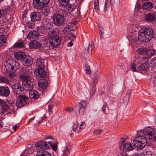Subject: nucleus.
I'll return each mask as SVG.
<instances>
[{"instance_id": "nucleus-47", "label": "nucleus", "mask_w": 156, "mask_h": 156, "mask_svg": "<svg viewBox=\"0 0 156 156\" xmlns=\"http://www.w3.org/2000/svg\"><path fill=\"white\" fill-rule=\"evenodd\" d=\"M33 22H29L28 23L27 26L30 29H33L34 27V23H33Z\"/></svg>"}, {"instance_id": "nucleus-56", "label": "nucleus", "mask_w": 156, "mask_h": 156, "mask_svg": "<svg viewBox=\"0 0 156 156\" xmlns=\"http://www.w3.org/2000/svg\"><path fill=\"white\" fill-rule=\"evenodd\" d=\"M78 127V126L77 124H74L73 125V132L76 133V130Z\"/></svg>"}, {"instance_id": "nucleus-25", "label": "nucleus", "mask_w": 156, "mask_h": 156, "mask_svg": "<svg viewBox=\"0 0 156 156\" xmlns=\"http://www.w3.org/2000/svg\"><path fill=\"white\" fill-rule=\"evenodd\" d=\"M48 84V82L46 80H43L39 81L38 86L39 88L44 90L47 87Z\"/></svg>"}, {"instance_id": "nucleus-19", "label": "nucleus", "mask_w": 156, "mask_h": 156, "mask_svg": "<svg viewBox=\"0 0 156 156\" xmlns=\"http://www.w3.org/2000/svg\"><path fill=\"white\" fill-rule=\"evenodd\" d=\"M154 4L149 2H146L144 3L142 5V8L144 10L150 11L153 8Z\"/></svg>"}, {"instance_id": "nucleus-54", "label": "nucleus", "mask_w": 156, "mask_h": 156, "mask_svg": "<svg viewBox=\"0 0 156 156\" xmlns=\"http://www.w3.org/2000/svg\"><path fill=\"white\" fill-rule=\"evenodd\" d=\"M102 131L101 129H96L94 131V134L96 135H97L100 134Z\"/></svg>"}, {"instance_id": "nucleus-23", "label": "nucleus", "mask_w": 156, "mask_h": 156, "mask_svg": "<svg viewBox=\"0 0 156 156\" xmlns=\"http://www.w3.org/2000/svg\"><path fill=\"white\" fill-rule=\"evenodd\" d=\"M29 94L30 97L31 98L37 99L39 96L38 93L35 90H30Z\"/></svg>"}, {"instance_id": "nucleus-1", "label": "nucleus", "mask_w": 156, "mask_h": 156, "mask_svg": "<svg viewBox=\"0 0 156 156\" xmlns=\"http://www.w3.org/2000/svg\"><path fill=\"white\" fill-rule=\"evenodd\" d=\"M59 30L58 28H53L48 32V35L50 37L49 44L47 47L50 49H52L58 46L60 42L58 35Z\"/></svg>"}, {"instance_id": "nucleus-59", "label": "nucleus", "mask_w": 156, "mask_h": 156, "mask_svg": "<svg viewBox=\"0 0 156 156\" xmlns=\"http://www.w3.org/2000/svg\"><path fill=\"white\" fill-rule=\"evenodd\" d=\"M151 79L153 81H156V73H154L153 75L151 78Z\"/></svg>"}, {"instance_id": "nucleus-51", "label": "nucleus", "mask_w": 156, "mask_h": 156, "mask_svg": "<svg viewBox=\"0 0 156 156\" xmlns=\"http://www.w3.org/2000/svg\"><path fill=\"white\" fill-rule=\"evenodd\" d=\"M86 124L85 122H83L79 127L80 129H84L86 126Z\"/></svg>"}, {"instance_id": "nucleus-53", "label": "nucleus", "mask_w": 156, "mask_h": 156, "mask_svg": "<svg viewBox=\"0 0 156 156\" xmlns=\"http://www.w3.org/2000/svg\"><path fill=\"white\" fill-rule=\"evenodd\" d=\"M143 156H151L152 152L150 151H147L145 154H143Z\"/></svg>"}, {"instance_id": "nucleus-12", "label": "nucleus", "mask_w": 156, "mask_h": 156, "mask_svg": "<svg viewBox=\"0 0 156 156\" xmlns=\"http://www.w3.org/2000/svg\"><path fill=\"white\" fill-rule=\"evenodd\" d=\"M147 140L143 139L142 141H135L134 143L133 146L136 147V149L140 150L143 149L147 144Z\"/></svg>"}, {"instance_id": "nucleus-62", "label": "nucleus", "mask_w": 156, "mask_h": 156, "mask_svg": "<svg viewBox=\"0 0 156 156\" xmlns=\"http://www.w3.org/2000/svg\"><path fill=\"white\" fill-rule=\"evenodd\" d=\"M102 28L101 26H99V34H101V33H103V31L102 30Z\"/></svg>"}, {"instance_id": "nucleus-41", "label": "nucleus", "mask_w": 156, "mask_h": 156, "mask_svg": "<svg viewBox=\"0 0 156 156\" xmlns=\"http://www.w3.org/2000/svg\"><path fill=\"white\" fill-rule=\"evenodd\" d=\"M94 9L96 10H98L99 9V0H94Z\"/></svg>"}, {"instance_id": "nucleus-28", "label": "nucleus", "mask_w": 156, "mask_h": 156, "mask_svg": "<svg viewBox=\"0 0 156 156\" xmlns=\"http://www.w3.org/2000/svg\"><path fill=\"white\" fill-rule=\"evenodd\" d=\"M138 69L141 71H144L147 69L148 67V64L147 62L144 63L140 65L137 66Z\"/></svg>"}, {"instance_id": "nucleus-17", "label": "nucleus", "mask_w": 156, "mask_h": 156, "mask_svg": "<svg viewBox=\"0 0 156 156\" xmlns=\"http://www.w3.org/2000/svg\"><path fill=\"white\" fill-rule=\"evenodd\" d=\"M10 94V90L8 87H0V96L7 97Z\"/></svg>"}, {"instance_id": "nucleus-32", "label": "nucleus", "mask_w": 156, "mask_h": 156, "mask_svg": "<svg viewBox=\"0 0 156 156\" xmlns=\"http://www.w3.org/2000/svg\"><path fill=\"white\" fill-rule=\"evenodd\" d=\"M36 64L38 67H43L45 66L44 65V60L40 58H37L36 60Z\"/></svg>"}, {"instance_id": "nucleus-43", "label": "nucleus", "mask_w": 156, "mask_h": 156, "mask_svg": "<svg viewBox=\"0 0 156 156\" xmlns=\"http://www.w3.org/2000/svg\"><path fill=\"white\" fill-rule=\"evenodd\" d=\"M85 70L87 73L88 74H90L91 73V70L90 66L87 64L85 65Z\"/></svg>"}, {"instance_id": "nucleus-16", "label": "nucleus", "mask_w": 156, "mask_h": 156, "mask_svg": "<svg viewBox=\"0 0 156 156\" xmlns=\"http://www.w3.org/2000/svg\"><path fill=\"white\" fill-rule=\"evenodd\" d=\"M36 76L38 77L44 78L46 76V73L44 67H40L36 69L35 71Z\"/></svg>"}, {"instance_id": "nucleus-52", "label": "nucleus", "mask_w": 156, "mask_h": 156, "mask_svg": "<svg viewBox=\"0 0 156 156\" xmlns=\"http://www.w3.org/2000/svg\"><path fill=\"white\" fill-rule=\"evenodd\" d=\"M9 107L7 104L4 103L3 105L2 109L4 111H5L9 109Z\"/></svg>"}, {"instance_id": "nucleus-40", "label": "nucleus", "mask_w": 156, "mask_h": 156, "mask_svg": "<svg viewBox=\"0 0 156 156\" xmlns=\"http://www.w3.org/2000/svg\"><path fill=\"white\" fill-rule=\"evenodd\" d=\"M42 13L45 16L48 15L49 13V9L48 7H46L42 9Z\"/></svg>"}, {"instance_id": "nucleus-45", "label": "nucleus", "mask_w": 156, "mask_h": 156, "mask_svg": "<svg viewBox=\"0 0 156 156\" xmlns=\"http://www.w3.org/2000/svg\"><path fill=\"white\" fill-rule=\"evenodd\" d=\"M151 64L154 67L156 68V57L153 58L151 60Z\"/></svg>"}, {"instance_id": "nucleus-8", "label": "nucleus", "mask_w": 156, "mask_h": 156, "mask_svg": "<svg viewBox=\"0 0 156 156\" xmlns=\"http://www.w3.org/2000/svg\"><path fill=\"white\" fill-rule=\"evenodd\" d=\"M49 2L50 0H33V6L37 9H40L46 6Z\"/></svg>"}, {"instance_id": "nucleus-29", "label": "nucleus", "mask_w": 156, "mask_h": 156, "mask_svg": "<svg viewBox=\"0 0 156 156\" xmlns=\"http://www.w3.org/2000/svg\"><path fill=\"white\" fill-rule=\"evenodd\" d=\"M36 156H51L48 151L45 150H41L37 152Z\"/></svg>"}, {"instance_id": "nucleus-49", "label": "nucleus", "mask_w": 156, "mask_h": 156, "mask_svg": "<svg viewBox=\"0 0 156 156\" xmlns=\"http://www.w3.org/2000/svg\"><path fill=\"white\" fill-rule=\"evenodd\" d=\"M15 76V74L13 72H9L7 75L8 77L10 78H13Z\"/></svg>"}, {"instance_id": "nucleus-18", "label": "nucleus", "mask_w": 156, "mask_h": 156, "mask_svg": "<svg viewBox=\"0 0 156 156\" xmlns=\"http://www.w3.org/2000/svg\"><path fill=\"white\" fill-rule=\"evenodd\" d=\"M31 20L32 22L39 20L41 18V13L39 12H33L30 14Z\"/></svg>"}, {"instance_id": "nucleus-7", "label": "nucleus", "mask_w": 156, "mask_h": 156, "mask_svg": "<svg viewBox=\"0 0 156 156\" xmlns=\"http://www.w3.org/2000/svg\"><path fill=\"white\" fill-rule=\"evenodd\" d=\"M141 132L143 133L145 137L148 140L153 139L156 132L153 128L150 127L145 128L144 130H141Z\"/></svg>"}, {"instance_id": "nucleus-36", "label": "nucleus", "mask_w": 156, "mask_h": 156, "mask_svg": "<svg viewBox=\"0 0 156 156\" xmlns=\"http://www.w3.org/2000/svg\"><path fill=\"white\" fill-rule=\"evenodd\" d=\"M137 51L139 55H146V48H140L137 49Z\"/></svg>"}, {"instance_id": "nucleus-3", "label": "nucleus", "mask_w": 156, "mask_h": 156, "mask_svg": "<svg viewBox=\"0 0 156 156\" xmlns=\"http://www.w3.org/2000/svg\"><path fill=\"white\" fill-rule=\"evenodd\" d=\"M138 34V39L140 41L147 42L153 37L154 32L151 28L147 27L140 30Z\"/></svg>"}, {"instance_id": "nucleus-2", "label": "nucleus", "mask_w": 156, "mask_h": 156, "mask_svg": "<svg viewBox=\"0 0 156 156\" xmlns=\"http://www.w3.org/2000/svg\"><path fill=\"white\" fill-rule=\"evenodd\" d=\"M14 56L16 60L20 61L22 64L25 66H30L33 63L32 57L27 55L23 52H16L14 53Z\"/></svg>"}, {"instance_id": "nucleus-58", "label": "nucleus", "mask_w": 156, "mask_h": 156, "mask_svg": "<svg viewBox=\"0 0 156 156\" xmlns=\"http://www.w3.org/2000/svg\"><path fill=\"white\" fill-rule=\"evenodd\" d=\"M65 110L67 111L68 112H71L73 111V108H68L65 109Z\"/></svg>"}, {"instance_id": "nucleus-61", "label": "nucleus", "mask_w": 156, "mask_h": 156, "mask_svg": "<svg viewBox=\"0 0 156 156\" xmlns=\"http://www.w3.org/2000/svg\"><path fill=\"white\" fill-rule=\"evenodd\" d=\"M45 29H42L40 30H39V32L41 33V34H46V31L45 30Z\"/></svg>"}, {"instance_id": "nucleus-26", "label": "nucleus", "mask_w": 156, "mask_h": 156, "mask_svg": "<svg viewBox=\"0 0 156 156\" xmlns=\"http://www.w3.org/2000/svg\"><path fill=\"white\" fill-rule=\"evenodd\" d=\"M12 66L11 70H14L15 71L19 68L20 67V64L15 60L11 61Z\"/></svg>"}, {"instance_id": "nucleus-35", "label": "nucleus", "mask_w": 156, "mask_h": 156, "mask_svg": "<svg viewBox=\"0 0 156 156\" xmlns=\"http://www.w3.org/2000/svg\"><path fill=\"white\" fill-rule=\"evenodd\" d=\"M6 41V39L5 36H0V46L4 45Z\"/></svg>"}, {"instance_id": "nucleus-22", "label": "nucleus", "mask_w": 156, "mask_h": 156, "mask_svg": "<svg viewBox=\"0 0 156 156\" xmlns=\"http://www.w3.org/2000/svg\"><path fill=\"white\" fill-rule=\"evenodd\" d=\"M41 27L43 29L46 30H49L52 27L51 23L46 20H44L42 22Z\"/></svg>"}, {"instance_id": "nucleus-39", "label": "nucleus", "mask_w": 156, "mask_h": 156, "mask_svg": "<svg viewBox=\"0 0 156 156\" xmlns=\"http://www.w3.org/2000/svg\"><path fill=\"white\" fill-rule=\"evenodd\" d=\"M47 143L49 144L50 147L51 146L52 149L54 151L56 150L57 149V146L56 144L54 143H52L51 141H48Z\"/></svg>"}, {"instance_id": "nucleus-33", "label": "nucleus", "mask_w": 156, "mask_h": 156, "mask_svg": "<svg viewBox=\"0 0 156 156\" xmlns=\"http://www.w3.org/2000/svg\"><path fill=\"white\" fill-rule=\"evenodd\" d=\"M40 48H47L46 46L48 44V42L46 40L42 39L40 41Z\"/></svg>"}, {"instance_id": "nucleus-15", "label": "nucleus", "mask_w": 156, "mask_h": 156, "mask_svg": "<svg viewBox=\"0 0 156 156\" xmlns=\"http://www.w3.org/2000/svg\"><path fill=\"white\" fill-rule=\"evenodd\" d=\"M36 147L39 149L49 148L50 145L48 144L46 141H40L36 143L35 144Z\"/></svg>"}, {"instance_id": "nucleus-48", "label": "nucleus", "mask_w": 156, "mask_h": 156, "mask_svg": "<svg viewBox=\"0 0 156 156\" xmlns=\"http://www.w3.org/2000/svg\"><path fill=\"white\" fill-rule=\"evenodd\" d=\"M54 106V104H51L49 105H48V112L50 113H52V110L53 107Z\"/></svg>"}, {"instance_id": "nucleus-6", "label": "nucleus", "mask_w": 156, "mask_h": 156, "mask_svg": "<svg viewBox=\"0 0 156 156\" xmlns=\"http://www.w3.org/2000/svg\"><path fill=\"white\" fill-rule=\"evenodd\" d=\"M120 145L119 148L120 150H122L126 151L132 150L135 148V147L132 145V144L129 142H127L125 139H121V141L119 142Z\"/></svg>"}, {"instance_id": "nucleus-55", "label": "nucleus", "mask_w": 156, "mask_h": 156, "mask_svg": "<svg viewBox=\"0 0 156 156\" xmlns=\"http://www.w3.org/2000/svg\"><path fill=\"white\" fill-rule=\"evenodd\" d=\"M131 69L133 71L137 72L135 65L134 63H132L131 65Z\"/></svg>"}, {"instance_id": "nucleus-10", "label": "nucleus", "mask_w": 156, "mask_h": 156, "mask_svg": "<svg viewBox=\"0 0 156 156\" xmlns=\"http://www.w3.org/2000/svg\"><path fill=\"white\" fill-rule=\"evenodd\" d=\"M31 80H21L23 82V90L27 91L30 90L33 88V83L30 81Z\"/></svg>"}, {"instance_id": "nucleus-37", "label": "nucleus", "mask_w": 156, "mask_h": 156, "mask_svg": "<svg viewBox=\"0 0 156 156\" xmlns=\"http://www.w3.org/2000/svg\"><path fill=\"white\" fill-rule=\"evenodd\" d=\"M76 6L74 4H71L67 7V9L69 13L73 12L75 9Z\"/></svg>"}, {"instance_id": "nucleus-63", "label": "nucleus", "mask_w": 156, "mask_h": 156, "mask_svg": "<svg viewBox=\"0 0 156 156\" xmlns=\"http://www.w3.org/2000/svg\"><path fill=\"white\" fill-rule=\"evenodd\" d=\"M107 105H103L102 107V111L104 112H105V108H106Z\"/></svg>"}, {"instance_id": "nucleus-5", "label": "nucleus", "mask_w": 156, "mask_h": 156, "mask_svg": "<svg viewBox=\"0 0 156 156\" xmlns=\"http://www.w3.org/2000/svg\"><path fill=\"white\" fill-rule=\"evenodd\" d=\"M20 79L21 80H31L32 79V69L26 67L22 68L20 71Z\"/></svg>"}, {"instance_id": "nucleus-30", "label": "nucleus", "mask_w": 156, "mask_h": 156, "mask_svg": "<svg viewBox=\"0 0 156 156\" xmlns=\"http://www.w3.org/2000/svg\"><path fill=\"white\" fill-rule=\"evenodd\" d=\"M0 83L8 84L9 83V80L8 78L4 76H0Z\"/></svg>"}, {"instance_id": "nucleus-50", "label": "nucleus", "mask_w": 156, "mask_h": 156, "mask_svg": "<svg viewBox=\"0 0 156 156\" xmlns=\"http://www.w3.org/2000/svg\"><path fill=\"white\" fill-rule=\"evenodd\" d=\"M70 34V36H67V38L70 40L73 41L76 37V36L72 33Z\"/></svg>"}, {"instance_id": "nucleus-21", "label": "nucleus", "mask_w": 156, "mask_h": 156, "mask_svg": "<svg viewBox=\"0 0 156 156\" xmlns=\"http://www.w3.org/2000/svg\"><path fill=\"white\" fill-rule=\"evenodd\" d=\"M73 30V27L71 25H67L63 30V34L66 35H69L72 34Z\"/></svg>"}, {"instance_id": "nucleus-14", "label": "nucleus", "mask_w": 156, "mask_h": 156, "mask_svg": "<svg viewBox=\"0 0 156 156\" xmlns=\"http://www.w3.org/2000/svg\"><path fill=\"white\" fill-rule=\"evenodd\" d=\"M12 89L13 92L18 94H21L23 89V87H22L19 83L15 84L12 85Z\"/></svg>"}, {"instance_id": "nucleus-9", "label": "nucleus", "mask_w": 156, "mask_h": 156, "mask_svg": "<svg viewBox=\"0 0 156 156\" xmlns=\"http://www.w3.org/2000/svg\"><path fill=\"white\" fill-rule=\"evenodd\" d=\"M28 99L29 98L24 95H19L16 103V106L19 108L23 107L27 102Z\"/></svg>"}, {"instance_id": "nucleus-13", "label": "nucleus", "mask_w": 156, "mask_h": 156, "mask_svg": "<svg viewBox=\"0 0 156 156\" xmlns=\"http://www.w3.org/2000/svg\"><path fill=\"white\" fill-rule=\"evenodd\" d=\"M156 19V16L154 13H149L144 15V20L146 22L150 23Z\"/></svg>"}, {"instance_id": "nucleus-46", "label": "nucleus", "mask_w": 156, "mask_h": 156, "mask_svg": "<svg viewBox=\"0 0 156 156\" xmlns=\"http://www.w3.org/2000/svg\"><path fill=\"white\" fill-rule=\"evenodd\" d=\"M146 54H147L149 56L153 55L152 49H148L147 50L146 48Z\"/></svg>"}, {"instance_id": "nucleus-38", "label": "nucleus", "mask_w": 156, "mask_h": 156, "mask_svg": "<svg viewBox=\"0 0 156 156\" xmlns=\"http://www.w3.org/2000/svg\"><path fill=\"white\" fill-rule=\"evenodd\" d=\"M99 78V75L95 74L94 77V81H93V86L95 87L97 83L98 82V79Z\"/></svg>"}, {"instance_id": "nucleus-44", "label": "nucleus", "mask_w": 156, "mask_h": 156, "mask_svg": "<svg viewBox=\"0 0 156 156\" xmlns=\"http://www.w3.org/2000/svg\"><path fill=\"white\" fill-rule=\"evenodd\" d=\"M5 66L6 70L11 69L12 66L11 63L6 62L5 64Z\"/></svg>"}, {"instance_id": "nucleus-24", "label": "nucleus", "mask_w": 156, "mask_h": 156, "mask_svg": "<svg viewBox=\"0 0 156 156\" xmlns=\"http://www.w3.org/2000/svg\"><path fill=\"white\" fill-rule=\"evenodd\" d=\"M71 147L69 143L66 144L64 146V148L63 151V156H68L70 153Z\"/></svg>"}, {"instance_id": "nucleus-57", "label": "nucleus", "mask_w": 156, "mask_h": 156, "mask_svg": "<svg viewBox=\"0 0 156 156\" xmlns=\"http://www.w3.org/2000/svg\"><path fill=\"white\" fill-rule=\"evenodd\" d=\"M6 13L5 10H0V17L4 15Z\"/></svg>"}, {"instance_id": "nucleus-4", "label": "nucleus", "mask_w": 156, "mask_h": 156, "mask_svg": "<svg viewBox=\"0 0 156 156\" xmlns=\"http://www.w3.org/2000/svg\"><path fill=\"white\" fill-rule=\"evenodd\" d=\"M66 12L61 11L59 12L58 13L55 14L52 17V21L53 23L57 26H62L64 23L65 19L64 15Z\"/></svg>"}, {"instance_id": "nucleus-20", "label": "nucleus", "mask_w": 156, "mask_h": 156, "mask_svg": "<svg viewBox=\"0 0 156 156\" xmlns=\"http://www.w3.org/2000/svg\"><path fill=\"white\" fill-rule=\"evenodd\" d=\"M86 104L85 102L82 101L76 106V107L80 108L79 110V113L80 115H83L84 114V110L86 108Z\"/></svg>"}, {"instance_id": "nucleus-60", "label": "nucleus", "mask_w": 156, "mask_h": 156, "mask_svg": "<svg viewBox=\"0 0 156 156\" xmlns=\"http://www.w3.org/2000/svg\"><path fill=\"white\" fill-rule=\"evenodd\" d=\"M94 47V46L93 45H90L89 46L87 49V51L89 52H91V51L92 50V48Z\"/></svg>"}, {"instance_id": "nucleus-31", "label": "nucleus", "mask_w": 156, "mask_h": 156, "mask_svg": "<svg viewBox=\"0 0 156 156\" xmlns=\"http://www.w3.org/2000/svg\"><path fill=\"white\" fill-rule=\"evenodd\" d=\"M60 6L62 7H65L69 3L70 0H58Z\"/></svg>"}, {"instance_id": "nucleus-34", "label": "nucleus", "mask_w": 156, "mask_h": 156, "mask_svg": "<svg viewBox=\"0 0 156 156\" xmlns=\"http://www.w3.org/2000/svg\"><path fill=\"white\" fill-rule=\"evenodd\" d=\"M25 46L24 42H17L13 45L15 48H22Z\"/></svg>"}, {"instance_id": "nucleus-27", "label": "nucleus", "mask_w": 156, "mask_h": 156, "mask_svg": "<svg viewBox=\"0 0 156 156\" xmlns=\"http://www.w3.org/2000/svg\"><path fill=\"white\" fill-rule=\"evenodd\" d=\"M33 42L29 43V45L30 48H40V42L35 41H33Z\"/></svg>"}, {"instance_id": "nucleus-42", "label": "nucleus", "mask_w": 156, "mask_h": 156, "mask_svg": "<svg viewBox=\"0 0 156 156\" xmlns=\"http://www.w3.org/2000/svg\"><path fill=\"white\" fill-rule=\"evenodd\" d=\"M144 139L146 140V138L145 137V136H139L138 137H136L135 138V139L133 140V142H134L135 141H142L143 139Z\"/></svg>"}, {"instance_id": "nucleus-64", "label": "nucleus", "mask_w": 156, "mask_h": 156, "mask_svg": "<svg viewBox=\"0 0 156 156\" xmlns=\"http://www.w3.org/2000/svg\"><path fill=\"white\" fill-rule=\"evenodd\" d=\"M95 87H94L93 86L92 90V94H94L95 92Z\"/></svg>"}, {"instance_id": "nucleus-11", "label": "nucleus", "mask_w": 156, "mask_h": 156, "mask_svg": "<svg viewBox=\"0 0 156 156\" xmlns=\"http://www.w3.org/2000/svg\"><path fill=\"white\" fill-rule=\"evenodd\" d=\"M39 37L38 33L36 31H31L28 33L27 38L31 41H35Z\"/></svg>"}]
</instances>
